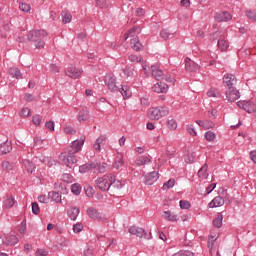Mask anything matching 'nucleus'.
<instances>
[{
    "label": "nucleus",
    "mask_w": 256,
    "mask_h": 256,
    "mask_svg": "<svg viewBox=\"0 0 256 256\" xmlns=\"http://www.w3.org/2000/svg\"><path fill=\"white\" fill-rule=\"evenodd\" d=\"M105 141H107V136L105 135L99 136L93 145L94 150L101 151V145H104Z\"/></svg>",
    "instance_id": "nucleus-24"
},
{
    "label": "nucleus",
    "mask_w": 256,
    "mask_h": 256,
    "mask_svg": "<svg viewBox=\"0 0 256 256\" xmlns=\"http://www.w3.org/2000/svg\"><path fill=\"white\" fill-rule=\"evenodd\" d=\"M87 214L91 217V219H94L95 221H101L102 223H105L107 221V217H105V214L97 211L95 208H88Z\"/></svg>",
    "instance_id": "nucleus-11"
},
{
    "label": "nucleus",
    "mask_w": 256,
    "mask_h": 256,
    "mask_svg": "<svg viewBox=\"0 0 256 256\" xmlns=\"http://www.w3.org/2000/svg\"><path fill=\"white\" fill-rule=\"evenodd\" d=\"M59 160L63 165H66V167H73L75 163H77V158L74 154H71L70 152H63L59 155Z\"/></svg>",
    "instance_id": "nucleus-6"
},
{
    "label": "nucleus",
    "mask_w": 256,
    "mask_h": 256,
    "mask_svg": "<svg viewBox=\"0 0 256 256\" xmlns=\"http://www.w3.org/2000/svg\"><path fill=\"white\" fill-rule=\"evenodd\" d=\"M73 231L74 233H81L83 231V224L82 223H77L73 226Z\"/></svg>",
    "instance_id": "nucleus-62"
},
{
    "label": "nucleus",
    "mask_w": 256,
    "mask_h": 256,
    "mask_svg": "<svg viewBox=\"0 0 256 256\" xmlns=\"http://www.w3.org/2000/svg\"><path fill=\"white\" fill-rule=\"evenodd\" d=\"M180 209H191V203L187 200H180Z\"/></svg>",
    "instance_id": "nucleus-54"
},
{
    "label": "nucleus",
    "mask_w": 256,
    "mask_h": 256,
    "mask_svg": "<svg viewBox=\"0 0 256 256\" xmlns=\"http://www.w3.org/2000/svg\"><path fill=\"white\" fill-rule=\"evenodd\" d=\"M130 235H135L136 237H143L145 235V229L139 227V226H131L129 229Z\"/></svg>",
    "instance_id": "nucleus-20"
},
{
    "label": "nucleus",
    "mask_w": 256,
    "mask_h": 256,
    "mask_svg": "<svg viewBox=\"0 0 256 256\" xmlns=\"http://www.w3.org/2000/svg\"><path fill=\"white\" fill-rule=\"evenodd\" d=\"M71 191L74 195H80L81 193V185L79 184H73L71 186Z\"/></svg>",
    "instance_id": "nucleus-52"
},
{
    "label": "nucleus",
    "mask_w": 256,
    "mask_h": 256,
    "mask_svg": "<svg viewBox=\"0 0 256 256\" xmlns=\"http://www.w3.org/2000/svg\"><path fill=\"white\" fill-rule=\"evenodd\" d=\"M80 210L78 207H71L68 210V217L71 219V221H75L77 217H79Z\"/></svg>",
    "instance_id": "nucleus-26"
},
{
    "label": "nucleus",
    "mask_w": 256,
    "mask_h": 256,
    "mask_svg": "<svg viewBox=\"0 0 256 256\" xmlns=\"http://www.w3.org/2000/svg\"><path fill=\"white\" fill-rule=\"evenodd\" d=\"M3 171H13V164L9 161L2 162Z\"/></svg>",
    "instance_id": "nucleus-48"
},
{
    "label": "nucleus",
    "mask_w": 256,
    "mask_h": 256,
    "mask_svg": "<svg viewBox=\"0 0 256 256\" xmlns=\"http://www.w3.org/2000/svg\"><path fill=\"white\" fill-rule=\"evenodd\" d=\"M167 115H169V107L167 106L151 107L148 109V116L153 121H159V119H163Z\"/></svg>",
    "instance_id": "nucleus-2"
},
{
    "label": "nucleus",
    "mask_w": 256,
    "mask_h": 256,
    "mask_svg": "<svg viewBox=\"0 0 256 256\" xmlns=\"http://www.w3.org/2000/svg\"><path fill=\"white\" fill-rule=\"evenodd\" d=\"M166 127L170 131H176L177 130V120L175 118H168L166 120Z\"/></svg>",
    "instance_id": "nucleus-31"
},
{
    "label": "nucleus",
    "mask_w": 256,
    "mask_h": 256,
    "mask_svg": "<svg viewBox=\"0 0 256 256\" xmlns=\"http://www.w3.org/2000/svg\"><path fill=\"white\" fill-rule=\"evenodd\" d=\"M225 96L229 103H235L241 97V93L236 87H231L226 90Z\"/></svg>",
    "instance_id": "nucleus-8"
},
{
    "label": "nucleus",
    "mask_w": 256,
    "mask_h": 256,
    "mask_svg": "<svg viewBox=\"0 0 256 256\" xmlns=\"http://www.w3.org/2000/svg\"><path fill=\"white\" fill-rule=\"evenodd\" d=\"M184 161H185V163H194L195 162V152L188 151L185 154Z\"/></svg>",
    "instance_id": "nucleus-40"
},
{
    "label": "nucleus",
    "mask_w": 256,
    "mask_h": 256,
    "mask_svg": "<svg viewBox=\"0 0 256 256\" xmlns=\"http://www.w3.org/2000/svg\"><path fill=\"white\" fill-rule=\"evenodd\" d=\"M123 167V157L118 156L114 163V169H121Z\"/></svg>",
    "instance_id": "nucleus-51"
},
{
    "label": "nucleus",
    "mask_w": 256,
    "mask_h": 256,
    "mask_svg": "<svg viewBox=\"0 0 256 256\" xmlns=\"http://www.w3.org/2000/svg\"><path fill=\"white\" fill-rule=\"evenodd\" d=\"M223 83L228 87V89H231V87H235V85H237V78L233 74H225L223 77Z\"/></svg>",
    "instance_id": "nucleus-13"
},
{
    "label": "nucleus",
    "mask_w": 256,
    "mask_h": 256,
    "mask_svg": "<svg viewBox=\"0 0 256 256\" xmlns=\"http://www.w3.org/2000/svg\"><path fill=\"white\" fill-rule=\"evenodd\" d=\"M207 169H208L207 164H204V165L200 168V170L198 171V177H199L200 179H207V177H208Z\"/></svg>",
    "instance_id": "nucleus-39"
},
{
    "label": "nucleus",
    "mask_w": 256,
    "mask_h": 256,
    "mask_svg": "<svg viewBox=\"0 0 256 256\" xmlns=\"http://www.w3.org/2000/svg\"><path fill=\"white\" fill-rule=\"evenodd\" d=\"M152 77L154 79H156L157 81H161L162 79H165V81H167L168 83H173L174 79L171 78V76H165V74L163 73V70H161V68H159V65L154 64L151 66L150 68Z\"/></svg>",
    "instance_id": "nucleus-4"
},
{
    "label": "nucleus",
    "mask_w": 256,
    "mask_h": 256,
    "mask_svg": "<svg viewBox=\"0 0 256 256\" xmlns=\"http://www.w3.org/2000/svg\"><path fill=\"white\" fill-rule=\"evenodd\" d=\"M245 15L250 21L256 23V10L255 9H247Z\"/></svg>",
    "instance_id": "nucleus-38"
},
{
    "label": "nucleus",
    "mask_w": 256,
    "mask_h": 256,
    "mask_svg": "<svg viewBox=\"0 0 256 256\" xmlns=\"http://www.w3.org/2000/svg\"><path fill=\"white\" fill-rule=\"evenodd\" d=\"M11 142H4L0 144V155H7V153L11 152Z\"/></svg>",
    "instance_id": "nucleus-27"
},
{
    "label": "nucleus",
    "mask_w": 256,
    "mask_h": 256,
    "mask_svg": "<svg viewBox=\"0 0 256 256\" xmlns=\"http://www.w3.org/2000/svg\"><path fill=\"white\" fill-rule=\"evenodd\" d=\"M218 47L221 49V51H227V49H229V42H227L225 39H219Z\"/></svg>",
    "instance_id": "nucleus-43"
},
{
    "label": "nucleus",
    "mask_w": 256,
    "mask_h": 256,
    "mask_svg": "<svg viewBox=\"0 0 256 256\" xmlns=\"http://www.w3.org/2000/svg\"><path fill=\"white\" fill-rule=\"evenodd\" d=\"M96 164V169L97 171H99V173H105V171H107V164L106 163H102V164Z\"/></svg>",
    "instance_id": "nucleus-56"
},
{
    "label": "nucleus",
    "mask_w": 256,
    "mask_h": 256,
    "mask_svg": "<svg viewBox=\"0 0 256 256\" xmlns=\"http://www.w3.org/2000/svg\"><path fill=\"white\" fill-rule=\"evenodd\" d=\"M207 97H214L216 99H219V97H221V91H219V89L217 88H210L207 93H206Z\"/></svg>",
    "instance_id": "nucleus-34"
},
{
    "label": "nucleus",
    "mask_w": 256,
    "mask_h": 256,
    "mask_svg": "<svg viewBox=\"0 0 256 256\" xmlns=\"http://www.w3.org/2000/svg\"><path fill=\"white\" fill-rule=\"evenodd\" d=\"M172 187H175V179H170L163 185V189H171Z\"/></svg>",
    "instance_id": "nucleus-57"
},
{
    "label": "nucleus",
    "mask_w": 256,
    "mask_h": 256,
    "mask_svg": "<svg viewBox=\"0 0 256 256\" xmlns=\"http://www.w3.org/2000/svg\"><path fill=\"white\" fill-rule=\"evenodd\" d=\"M214 227H217V229H221L223 226V215L218 214L217 218L213 220Z\"/></svg>",
    "instance_id": "nucleus-41"
},
{
    "label": "nucleus",
    "mask_w": 256,
    "mask_h": 256,
    "mask_svg": "<svg viewBox=\"0 0 256 256\" xmlns=\"http://www.w3.org/2000/svg\"><path fill=\"white\" fill-rule=\"evenodd\" d=\"M49 255V252L45 249H38L35 253V256H47Z\"/></svg>",
    "instance_id": "nucleus-64"
},
{
    "label": "nucleus",
    "mask_w": 256,
    "mask_h": 256,
    "mask_svg": "<svg viewBox=\"0 0 256 256\" xmlns=\"http://www.w3.org/2000/svg\"><path fill=\"white\" fill-rule=\"evenodd\" d=\"M27 37L29 41H33L35 43L47 37V32H45V30H32L28 33Z\"/></svg>",
    "instance_id": "nucleus-7"
},
{
    "label": "nucleus",
    "mask_w": 256,
    "mask_h": 256,
    "mask_svg": "<svg viewBox=\"0 0 256 256\" xmlns=\"http://www.w3.org/2000/svg\"><path fill=\"white\" fill-rule=\"evenodd\" d=\"M20 11H23L24 13H29L31 11V6L27 3H21L19 5Z\"/></svg>",
    "instance_id": "nucleus-53"
},
{
    "label": "nucleus",
    "mask_w": 256,
    "mask_h": 256,
    "mask_svg": "<svg viewBox=\"0 0 256 256\" xmlns=\"http://www.w3.org/2000/svg\"><path fill=\"white\" fill-rule=\"evenodd\" d=\"M23 165L27 169L28 173H33V171H35V164H32L30 160H24Z\"/></svg>",
    "instance_id": "nucleus-42"
},
{
    "label": "nucleus",
    "mask_w": 256,
    "mask_h": 256,
    "mask_svg": "<svg viewBox=\"0 0 256 256\" xmlns=\"http://www.w3.org/2000/svg\"><path fill=\"white\" fill-rule=\"evenodd\" d=\"M185 68L190 71L191 73L195 72V71H198L199 69V66L197 63H195V61L189 59V58H186L185 59Z\"/></svg>",
    "instance_id": "nucleus-21"
},
{
    "label": "nucleus",
    "mask_w": 256,
    "mask_h": 256,
    "mask_svg": "<svg viewBox=\"0 0 256 256\" xmlns=\"http://www.w3.org/2000/svg\"><path fill=\"white\" fill-rule=\"evenodd\" d=\"M19 116L26 118L31 116V109H29L28 107H24L19 111Z\"/></svg>",
    "instance_id": "nucleus-45"
},
{
    "label": "nucleus",
    "mask_w": 256,
    "mask_h": 256,
    "mask_svg": "<svg viewBox=\"0 0 256 256\" xmlns=\"http://www.w3.org/2000/svg\"><path fill=\"white\" fill-rule=\"evenodd\" d=\"M161 217L165 219V221H171V222H175V221H179V215L171 212V211H163L161 213Z\"/></svg>",
    "instance_id": "nucleus-16"
},
{
    "label": "nucleus",
    "mask_w": 256,
    "mask_h": 256,
    "mask_svg": "<svg viewBox=\"0 0 256 256\" xmlns=\"http://www.w3.org/2000/svg\"><path fill=\"white\" fill-rule=\"evenodd\" d=\"M225 205V199L221 196H216L209 204L208 207L210 209H214V207H223Z\"/></svg>",
    "instance_id": "nucleus-18"
},
{
    "label": "nucleus",
    "mask_w": 256,
    "mask_h": 256,
    "mask_svg": "<svg viewBox=\"0 0 256 256\" xmlns=\"http://www.w3.org/2000/svg\"><path fill=\"white\" fill-rule=\"evenodd\" d=\"M15 205V198L13 196H6L4 198V207L5 209H11Z\"/></svg>",
    "instance_id": "nucleus-33"
},
{
    "label": "nucleus",
    "mask_w": 256,
    "mask_h": 256,
    "mask_svg": "<svg viewBox=\"0 0 256 256\" xmlns=\"http://www.w3.org/2000/svg\"><path fill=\"white\" fill-rule=\"evenodd\" d=\"M95 3L99 9H109V7H111V2H109V0H95Z\"/></svg>",
    "instance_id": "nucleus-35"
},
{
    "label": "nucleus",
    "mask_w": 256,
    "mask_h": 256,
    "mask_svg": "<svg viewBox=\"0 0 256 256\" xmlns=\"http://www.w3.org/2000/svg\"><path fill=\"white\" fill-rule=\"evenodd\" d=\"M48 195L55 203H61V194L59 192H49Z\"/></svg>",
    "instance_id": "nucleus-44"
},
{
    "label": "nucleus",
    "mask_w": 256,
    "mask_h": 256,
    "mask_svg": "<svg viewBox=\"0 0 256 256\" xmlns=\"http://www.w3.org/2000/svg\"><path fill=\"white\" fill-rule=\"evenodd\" d=\"M9 75L14 79H23V74H21V70L17 67H12L9 69Z\"/></svg>",
    "instance_id": "nucleus-30"
},
{
    "label": "nucleus",
    "mask_w": 256,
    "mask_h": 256,
    "mask_svg": "<svg viewBox=\"0 0 256 256\" xmlns=\"http://www.w3.org/2000/svg\"><path fill=\"white\" fill-rule=\"evenodd\" d=\"M2 243L8 247H13V245H17V243H19V238L15 235L6 236L3 238Z\"/></svg>",
    "instance_id": "nucleus-17"
},
{
    "label": "nucleus",
    "mask_w": 256,
    "mask_h": 256,
    "mask_svg": "<svg viewBox=\"0 0 256 256\" xmlns=\"http://www.w3.org/2000/svg\"><path fill=\"white\" fill-rule=\"evenodd\" d=\"M84 189H85L86 196H88L90 199L93 197V195H95V189H93V187L87 186Z\"/></svg>",
    "instance_id": "nucleus-55"
},
{
    "label": "nucleus",
    "mask_w": 256,
    "mask_h": 256,
    "mask_svg": "<svg viewBox=\"0 0 256 256\" xmlns=\"http://www.w3.org/2000/svg\"><path fill=\"white\" fill-rule=\"evenodd\" d=\"M186 129H187V131H188V133L190 134V135H192V137H197V131L195 130V128L193 127V125H187V127H186Z\"/></svg>",
    "instance_id": "nucleus-58"
},
{
    "label": "nucleus",
    "mask_w": 256,
    "mask_h": 256,
    "mask_svg": "<svg viewBox=\"0 0 256 256\" xmlns=\"http://www.w3.org/2000/svg\"><path fill=\"white\" fill-rule=\"evenodd\" d=\"M64 133H66V135H75V129L71 126H66L64 127Z\"/></svg>",
    "instance_id": "nucleus-63"
},
{
    "label": "nucleus",
    "mask_w": 256,
    "mask_h": 256,
    "mask_svg": "<svg viewBox=\"0 0 256 256\" xmlns=\"http://www.w3.org/2000/svg\"><path fill=\"white\" fill-rule=\"evenodd\" d=\"M217 138V135L213 131H207L205 133L206 141L213 142Z\"/></svg>",
    "instance_id": "nucleus-46"
},
{
    "label": "nucleus",
    "mask_w": 256,
    "mask_h": 256,
    "mask_svg": "<svg viewBox=\"0 0 256 256\" xmlns=\"http://www.w3.org/2000/svg\"><path fill=\"white\" fill-rule=\"evenodd\" d=\"M123 187V183H121L120 180H116L115 176H113L112 174V180H111V184H110V189L112 191H117L118 189H121Z\"/></svg>",
    "instance_id": "nucleus-28"
},
{
    "label": "nucleus",
    "mask_w": 256,
    "mask_h": 256,
    "mask_svg": "<svg viewBox=\"0 0 256 256\" xmlns=\"http://www.w3.org/2000/svg\"><path fill=\"white\" fill-rule=\"evenodd\" d=\"M18 233L20 235H22V236L25 235V233H27V220H23L21 222V225H20V228L18 230Z\"/></svg>",
    "instance_id": "nucleus-47"
},
{
    "label": "nucleus",
    "mask_w": 256,
    "mask_h": 256,
    "mask_svg": "<svg viewBox=\"0 0 256 256\" xmlns=\"http://www.w3.org/2000/svg\"><path fill=\"white\" fill-rule=\"evenodd\" d=\"M215 21L221 23L223 21H231L232 16L229 12H217L214 16Z\"/></svg>",
    "instance_id": "nucleus-14"
},
{
    "label": "nucleus",
    "mask_w": 256,
    "mask_h": 256,
    "mask_svg": "<svg viewBox=\"0 0 256 256\" xmlns=\"http://www.w3.org/2000/svg\"><path fill=\"white\" fill-rule=\"evenodd\" d=\"M123 73L126 77H133L135 75V69L133 67H126Z\"/></svg>",
    "instance_id": "nucleus-49"
},
{
    "label": "nucleus",
    "mask_w": 256,
    "mask_h": 256,
    "mask_svg": "<svg viewBox=\"0 0 256 256\" xmlns=\"http://www.w3.org/2000/svg\"><path fill=\"white\" fill-rule=\"evenodd\" d=\"M43 117L39 114H35L32 117V122L34 125H36V127H38L39 125H41V121H42Z\"/></svg>",
    "instance_id": "nucleus-50"
},
{
    "label": "nucleus",
    "mask_w": 256,
    "mask_h": 256,
    "mask_svg": "<svg viewBox=\"0 0 256 256\" xmlns=\"http://www.w3.org/2000/svg\"><path fill=\"white\" fill-rule=\"evenodd\" d=\"M65 73L67 77H70V79H79V77L83 75V70L71 65L66 69Z\"/></svg>",
    "instance_id": "nucleus-10"
},
{
    "label": "nucleus",
    "mask_w": 256,
    "mask_h": 256,
    "mask_svg": "<svg viewBox=\"0 0 256 256\" xmlns=\"http://www.w3.org/2000/svg\"><path fill=\"white\" fill-rule=\"evenodd\" d=\"M129 61H132V63H141L142 58L135 54H132L129 56Z\"/></svg>",
    "instance_id": "nucleus-59"
},
{
    "label": "nucleus",
    "mask_w": 256,
    "mask_h": 256,
    "mask_svg": "<svg viewBox=\"0 0 256 256\" xmlns=\"http://www.w3.org/2000/svg\"><path fill=\"white\" fill-rule=\"evenodd\" d=\"M118 91L121 93L123 99H130V97L133 95L131 88H129L127 85L121 86V88H118Z\"/></svg>",
    "instance_id": "nucleus-22"
},
{
    "label": "nucleus",
    "mask_w": 256,
    "mask_h": 256,
    "mask_svg": "<svg viewBox=\"0 0 256 256\" xmlns=\"http://www.w3.org/2000/svg\"><path fill=\"white\" fill-rule=\"evenodd\" d=\"M139 35H141V27H133L123 35L122 41H127V39H130V45L134 51H140L142 45L139 41Z\"/></svg>",
    "instance_id": "nucleus-1"
},
{
    "label": "nucleus",
    "mask_w": 256,
    "mask_h": 256,
    "mask_svg": "<svg viewBox=\"0 0 256 256\" xmlns=\"http://www.w3.org/2000/svg\"><path fill=\"white\" fill-rule=\"evenodd\" d=\"M196 123L197 125H199V127H202L206 130L213 129L215 127V124H213V122L210 120H197Z\"/></svg>",
    "instance_id": "nucleus-25"
},
{
    "label": "nucleus",
    "mask_w": 256,
    "mask_h": 256,
    "mask_svg": "<svg viewBox=\"0 0 256 256\" xmlns=\"http://www.w3.org/2000/svg\"><path fill=\"white\" fill-rule=\"evenodd\" d=\"M61 15L62 23H64V25H67V23H71V21H73V15H71L69 11H63Z\"/></svg>",
    "instance_id": "nucleus-36"
},
{
    "label": "nucleus",
    "mask_w": 256,
    "mask_h": 256,
    "mask_svg": "<svg viewBox=\"0 0 256 256\" xmlns=\"http://www.w3.org/2000/svg\"><path fill=\"white\" fill-rule=\"evenodd\" d=\"M152 91H154V93H167V91H169V86L164 82H158L154 84Z\"/></svg>",
    "instance_id": "nucleus-15"
},
{
    "label": "nucleus",
    "mask_w": 256,
    "mask_h": 256,
    "mask_svg": "<svg viewBox=\"0 0 256 256\" xmlns=\"http://www.w3.org/2000/svg\"><path fill=\"white\" fill-rule=\"evenodd\" d=\"M89 119H91V116L89 114V110L82 109V110L79 111L78 116H77V120L80 123H86V121H89Z\"/></svg>",
    "instance_id": "nucleus-19"
},
{
    "label": "nucleus",
    "mask_w": 256,
    "mask_h": 256,
    "mask_svg": "<svg viewBox=\"0 0 256 256\" xmlns=\"http://www.w3.org/2000/svg\"><path fill=\"white\" fill-rule=\"evenodd\" d=\"M160 37L164 39V41H167V39H173V37H175V33L171 32L169 29H163L160 32Z\"/></svg>",
    "instance_id": "nucleus-32"
},
{
    "label": "nucleus",
    "mask_w": 256,
    "mask_h": 256,
    "mask_svg": "<svg viewBox=\"0 0 256 256\" xmlns=\"http://www.w3.org/2000/svg\"><path fill=\"white\" fill-rule=\"evenodd\" d=\"M62 181H64L65 183H73V176H71L70 174H63Z\"/></svg>",
    "instance_id": "nucleus-60"
},
{
    "label": "nucleus",
    "mask_w": 256,
    "mask_h": 256,
    "mask_svg": "<svg viewBox=\"0 0 256 256\" xmlns=\"http://www.w3.org/2000/svg\"><path fill=\"white\" fill-rule=\"evenodd\" d=\"M93 169H97V164L92 162L90 164H83L79 167L80 173H89V171H93Z\"/></svg>",
    "instance_id": "nucleus-23"
},
{
    "label": "nucleus",
    "mask_w": 256,
    "mask_h": 256,
    "mask_svg": "<svg viewBox=\"0 0 256 256\" xmlns=\"http://www.w3.org/2000/svg\"><path fill=\"white\" fill-rule=\"evenodd\" d=\"M83 145H85V136L80 137L79 140L73 141L72 145L68 149V153H70V155H75V153H79Z\"/></svg>",
    "instance_id": "nucleus-9"
},
{
    "label": "nucleus",
    "mask_w": 256,
    "mask_h": 256,
    "mask_svg": "<svg viewBox=\"0 0 256 256\" xmlns=\"http://www.w3.org/2000/svg\"><path fill=\"white\" fill-rule=\"evenodd\" d=\"M45 127H46V129H48V131H55V122L47 121L45 123Z\"/></svg>",
    "instance_id": "nucleus-61"
},
{
    "label": "nucleus",
    "mask_w": 256,
    "mask_h": 256,
    "mask_svg": "<svg viewBox=\"0 0 256 256\" xmlns=\"http://www.w3.org/2000/svg\"><path fill=\"white\" fill-rule=\"evenodd\" d=\"M111 181H113V174H105L96 180V187L100 191H109L111 189Z\"/></svg>",
    "instance_id": "nucleus-3"
},
{
    "label": "nucleus",
    "mask_w": 256,
    "mask_h": 256,
    "mask_svg": "<svg viewBox=\"0 0 256 256\" xmlns=\"http://www.w3.org/2000/svg\"><path fill=\"white\" fill-rule=\"evenodd\" d=\"M237 107L239 109H244L247 113H250L256 117V101L254 100H240L237 102Z\"/></svg>",
    "instance_id": "nucleus-5"
},
{
    "label": "nucleus",
    "mask_w": 256,
    "mask_h": 256,
    "mask_svg": "<svg viewBox=\"0 0 256 256\" xmlns=\"http://www.w3.org/2000/svg\"><path fill=\"white\" fill-rule=\"evenodd\" d=\"M159 179V173L151 172L148 176H146L147 185H153Z\"/></svg>",
    "instance_id": "nucleus-29"
},
{
    "label": "nucleus",
    "mask_w": 256,
    "mask_h": 256,
    "mask_svg": "<svg viewBox=\"0 0 256 256\" xmlns=\"http://www.w3.org/2000/svg\"><path fill=\"white\" fill-rule=\"evenodd\" d=\"M105 83L112 93H117V91H119V87H117V82L113 76H106Z\"/></svg>",
    "instance_id": "nucleus-12"
},
{
    "label": "nucleus",
    "mask_w": 256,
    "mask_h": 256,
    "mask_svg": "<svg viewBox=\"0 0 256 256\" xmlns=\"http://www.w3.org/2000/svg\"><path fill=\"white\" fill-rule=\"evenodd\" d=\"M148 163H151V159L147 156H140L136 159V165L138 166L147 165Z\"/></svg>",
    "instance_id": "nucleus-37"
}]
</instances>
